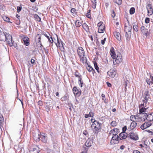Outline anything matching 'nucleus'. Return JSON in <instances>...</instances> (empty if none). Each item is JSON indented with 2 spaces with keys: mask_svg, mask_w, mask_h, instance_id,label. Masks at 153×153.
<instances>
[{
  "mask_svg": "<svg viewBox=\"0 0 153 153\" xmlns=\"http://www.w3.org/2000/svg\"><path fill=\"white\" fill-rule=\"evenodd\" d=\"M110 55L112 58L114 59L116 56L117 53L116 54L113 48L112 47L110 49Z\"/></svg>",
  "mask_w": 153,
  "mask_h": 153,
  "instance_id": "obj_24",
  "label": "nucleus"
},
{
  "mask_svg": "<svg viewBox=\"0 0 153 153\" xmlns=\"http://www.w3.org/2000/svg\"><path fill=\"white\" fill-rule=\"evenodd\" d=\"M69 98V97L68 95H65L64 96L62 97L61 98V100L62 101H66Z\"/></svg>",
  "mask_w": 153,
  "mask_h": 153,
  "instance_id": "obj_42",
  "label": "nucleus"
},
{
  "mask_svg": "<svg viewBox=\"0 0 153 153\" xmlns=\"http://www.w3.org/2000/svg\"><path fill=\"white\" fill-rule=\"evenodd\" d=\"M102 39L101 40V43L102 45H103L105 44L106 38L105 37L103 38V37H102Z\"/></svg>",
  "mask_w": 153,
  "mask_h": 153,
  "instance_id": "obj_49",
  "label": "nucleus"
},
{
  "mask_svg": "<svg viewBox=\"0 0 153 153\" xmlns=\"http://www.w3.org/2000/svg\"><path fill=\"white\" fill-rule=\"evenodd\" d=\"M85 66L87 70L89 72H92V74H93L95 73V71L94 69L92 67L89 65L88 63H87V64H86V65Z\"/></svg>",
  "mask_w": 153,
  "mask_h": 153,
  "instance_id": "obj_18",
  "label": "nucleus"
},
{
  "mask_svg": "<svg viewBox=\"0 0 153 153\" xmlns=\"http://www.w3.org/2000/svg\"><path fill=\"white\" fill-rule=\"evenodd\" d=\"M92 7L94 9L96 8V0H92Z\"/></svg>",
  "mask_w": 153,
  "mask_h": 153,
  "instance_id": "obj_44",
  "label": "nucleus"
},
{
  "mask_svg": "<svg viewBox=\"0 0 153 153\" xmlns=\"http://www.w3.org/2000/svg\"><path fill=\"white\" fill-rule=\"evenodd\" d=\"M150 19L149 18L146 17L145 19V22L146 23L148 24L150 22Z\"/></svg>",
  "mask_w": 153,
  "mask_h": 153,
  "instance_id": "obj_50",
  "label": "nucleus"
},
{
  "mask_svg": "<svg viewBox=\"0 0 153 153\" xmlns=\"http://www.w3.org/2000/svg\"><path fill=\"white\" fill-rule=\"evenodd\" d=\"M38 104L39 105H42L43 104V102L42 101L40 100L38 102Z\"/></svg>",
  "mask_w": 153,
  "mask_h": 153,
  "instance_id": "obj_55",
  "label": "nucleus"
},
{
  "mask_svg": "<svg viewBox=\"0 0 153 153\" xmlns=\"http://www.w3.org/2000/svg\"><path fill=\"white\" fill-rule=\"evenodd\" d=\"M128 136L131 139L134 140H136L139 139L137 134L134 132L130 133L128 134Z\"/></svg>",
  "mask_w": 153,
  "mask_h": 153,
  "instance_id": "obj_9",
  "label": "nucleus"
},
{
  "mask_svg": "<svg viewBox=\"0 0 153 153\" xmlns=\"http://www.w3.org/2000/svg\"><path fill=\"white\" fill-rule=\"evenodd\" d=\"M115 2L118 4H121L122 3V0H116Z\"/></svg>",
  "mask_w": 153,
  "mask_h": 153,
  "instance_id": "obj_54",
  "label": "nucleus"
},
{
  "mask_svg": "<svg viewBox=\"0 0 153 153\" xmlns=\"http://www.w3.org/2000/svg\"><path fill=\"white\" fill-rule=\"evenodd\" d=\"M119 139L118 136L117 135H114L112 138V140H115L116 141H118Z\"/></svg>",
  "mask_w": 153,
  "mask_h": 153,
  "instance_id": "obj_48",
  "label": "nucleus"
},
{
  "mask_svg": "<svg viewBox=\"0 0 153 153\" xmlns=\"http://www.w3.org/2000/svg\"><path fill=\"white\" fill-rule=\"evenodd\" d=\"M78 83L80 85V87H82V85L83 84V83L82 78H79Z\"/></svg>",
  "mask_w": 153,
  "mask_h": 153,
  "instance_id": "obj_47",
  "label": "nucleus"
},
{
  "mask_svg": "<svg viewBox=\"0 0 153 153\" xmlns=\"http://www.w3.org/2000/svg\"><path fill=\"white\" fill-rule=\"evenodd\" d=\"M73 91L75 96L76 97H79L81 95V91L80 90L78 89L76 86H74L73 88Z\"/></svg>",
  "mask_w": 153,
  "mask_h": 153,
  "instance_id": "obj_11",
  "label": "nucleus"
},
{
  "mask_svg": "<svg viewBox=\"0 0 153 153\" xmlns=\"http://www.w3.org/2000/svg\"><path fill=\"white\" fill-rule=\"evenodd\" d=\"M131 29V25L129 24L128 21L125 23L124 30L126 33V37L127 40H129L130 38Z\"/></svg>",
  "mask_w": 153,
  "mask_h": 153,
  "instance_id": "obj_2",
  "label": "nucleus"
},
{
  "mask_svg": "<svg viewBox=\"0 0 153 153\" xmlns=\"http://www.w3.org/2000/svg\"><path fill=\"white\" fill-rule=\"evenodd\" d=\"M135 12V9L134 7H131L129 10V13L131 15L134 14Z\"/></svg>",
  "mask_w": 153,
  "mask_h": 153,
  "instance_id": "obj_45",
  "label": "nucleus"
},
{
  "mask_svg": "<svg viewBox=\"0 0 153 153\" xmlns=\"http://www.w3.org/2000/svg\"><path fill=\"white\" fill-rule=\"evenodd\" d=\"M31 62L32 64H33L35 63V60L33 59H32L31 60Z\"/></svg>",
  "mask_w": 153,
  "mask_h": 153,
  "instance_id": "obj_63",
  "label": "nucleus"
},
{
  "mask_svg": "<svg viewBox=\"0 0 153 153\" xmlns=\"http://www.w3.org/2000/svg\"><path fill=\"white\" fill-rule=\"evenodd\" d=\"M146 131L152 135L153 134V129L146 130Z\"/></svg>",
  "mask_w": 153,
  "mask_h": 153,
  "instance_id": "obj_52",
  "label": "nucleus"
},
{
  "mask_svg": "<svg viewBox=\"0 0 153 153\" xmlns=\"http://www.w3.org/2000/svg\"><path fill=\"white\" fill-rule=\"evenodd\" d=\"M36 39L37 41V43L39 45V47H41L42 46V45L41 42V35L39 34H36Z\"/></svg>",
  "mask_w": 153,
  "mask_h": 153,
  "instance_id": "obj_19",
  "label": "nucleus"
},
{
  "mask_svg": "<svg viewBox=\"0 0 153 153\" xmlns=\"http://www.w3.org/2000/svg\"><path fill=\"white\" fill-rule=\"evenodd\" d=\"M107 74L111 78H114L116 74V72L115 71L112 70V71H109L107 73Z\"/></svg>",
  "mask_w": 153,
  "mask_h": 153,
  "instance_id": "obj_26",
  "label": "nucleus"
},
{
  "mask_svg": "<svg viewBox=\"0 0 153 153\" xmlns=\"http://www.w3.org/2000/svg\"><path fill=\"white\" fill-rule=\"evenodd\" d=\"M143 99L142 100V101L143 103L140 104L141 106H144V105H146L148 101L150 99V97H146L145 96H143Z\"/></svg>",
  "mask_w": 153,
  "mask_h": 153,
  "instance_id": "obj_20",
  "label": "nucleus"
},
{
  "mask_svg": "<svg viewBox=\"0 0 153 153\" xmlns=\"http://www.w3.org/2000/svg\"><path fill=\"white\" fill-rule=\"evenodd\" d=\"M89 114L90 115V116L91 117H93L94 115V113L92 111H90Z\"/></svg>",
  "mask_w": 153,
  "mask_h": 153,
  "instance_id": "obj_57",
  "label": "nucleus"
},
{
  "mask_svg": "<svg viewBox=\"0 0 153 153\" xmlns=\"http://www.w3.org/2000/svg\"><path fill=\"white\" fill-rule=\"evenodd\" d=\"M144 119L148 122H151L153 121V112L146 113H145L144 116Z\"/></svg>",
  "mask_w": 153,
  "mask_h": 153,
  "instance_id": "obj_5",
  "label": "nucleus"
},
{
  "mask_svg": "<svg viewBox=\"0 0 153 153\" xmlns=\"http://www.w3.org/2000/svg\"><path fill=\"white\" fill-rule=\"evenodd\" d=\"M133 29L136 32H137L138 30V26L135 23L133 24Z\"/></svg>",
  "mask_w": 153,
  "mask_h": 153,
  "instance_id": "obj_36",
  "label": "nucleus"
},
{
  "mask_svg": "<svg viewBox=\"0 0 153 153\" xmlns=\"http://www.w3.org/2000/svg\"><path fill=\"white\" fill-rule=\"evenodd\" d=\"M2 18L4 21L8 22H10V19L8 17L6 16H3Z\"/></svg>",
  "mask_w": 153,
  "mask_h": 153,
  "instance_id": "obj_43",
  "label": "nucleus"
},
{
  "mask_svg": "<svg viewBox=\"0 0 153 153\" xmlns=\"http://www.w3.org/2000/svg\"><path fill=\"white\" fill-rule=\"evenodd\" d=\"M107 86L109 87H111V84L109 82H106Z\"/></svg>",
  "mask_w": 153,
  "mask_h": 153,
  "instance_id": "obj_61",
  "label": "nucleus"
},
{
  "mask_svg": "<svg viewBox=\"0 0 153 153\" xmlns=\"http://www.w3.org/2000/svg\"><path fill=\"white\" fill-rule=\"evenodd\" d=\"M143 96H145L146 97H150V95L149 94V91L148 90L145 91L144 92V93L143 94Z\"/></svg>",
  "mask_w": 153,
  "mask_h": 153,
  "instance_id": "obj_41",
  "label": "nucleus"
},
{
  "mask_svg": "<svg viewBox=\"0 0 153 153\" xmlns=\"http://www.w3.org/2000/svg\"><path fill=\"white\" fill-rule=\"evenodd\" d=\"M152 124V123L150 122H145L140 126V128L142 130H143L149 127Z\"/></svg>",
  "mask_w": 153,
  "mask_h": 153,
  "instance_id": "obj_8",
  "label": "nucleus"
},
{
  "mask_svg": "<svg viewBox=\"0 0 153 153\" xmlns=\"http://www.w3.org/2000/svg\"><path fill=\"white\" fill-rule=\"evenodd\" d=\"M122 56L120 53H117L116 56L113 59V63L114 66H117L122 61Z\"/></svg>",
  "mask_w": 153,
  "mask_h": 153,
  "instance_id": "obj_3",
  "label": "nucleus"
},
{
  "mask_svg": "<svg viewBox=\"0 0 153 153\" xmlns=\"http://www.w3.org/2000/svg\"><path fill=\"white\" fill-rule=\"evenodd\" d=\"M49 36L47 34L45 33L44 34V35L48 39H49V38H51V36L50 35V34L48 33Z\"/></svg>",
  "mask_w": 153,
  "mask_h": 153,
  "instance_id": "obj_56",
  "label": "nucleus"
},
{
  "mask_svg": "<svg viewBox=\"0 0 153 153\" xmlns=\"http://www.w3.org/2000/svg\"><path fill=\"white\" fill-rule=\"evenodd\" d=\"M114 35L118 41H120L121 40L120 34L119 32L115 31L114 33Z\"/></svg>",
  "mask_w": 153,
  "mask_h": 153,
  "instance_id": "obj_27",
  "label": "nucleus"
},
{
  "mask_svg": "<svg viewBox=\"0 0 153 153\" xmlns=\"http://www.w3.org/2000/svg\"><path fill=\"white\" fill-rule=\"evenodd\" d=\"M110 125H111V126L114 127L116 126L118 124V122H117L116 121V120H114L112 121L111 123H110Z\"/></svg>",
  "mask_w": 153,
  "mask_h": 153,
  "instance_id": "obj_37",
  "label": "nucleus"
},
{
  "mask_svg": "<svg viewBox=\"0 0 153 153\" xmlns=\"http://www.w3.org/2000/svg\"><path fill=\"white\" fill-rule=\"evenodd\" d=\"M93 143V140L91 138H88L85 143V145L88 147H90Z\"/></svg>",
  "mask_w": 153,
  "mask_h": 153,
  "instance_id": "obj_21",
  "label": "nucleus"
},
{
  "mask_svg": "<svg viewBox=\"0 0 153 153\" xmlns=\"http://www.w3.org/2000/svg\"><path fill=\"white\" fill-rule=\"evenodd\" d=\"M83 28L86 31L88 32L89 30V27L86 23H84L82 25Z\"/></svg>",
  "mask_w": 153,
  "mask_h": 153,
  "instance_id": "obj_34",
  "label": "nucleus"
},
{
  "mask_svg": "<svg viewBox=\"0 0 153 153\" xmlns=\"http://www.w3.org/2000/svg\"><path fill=\"white\" fill-rule=\"evenodd\" d=\"M0 41H6L10 46H12L13 44L11 35L3 31H0Z\"/></svg>",
  "mask_w": 153,
  "mask_h": 153,
  "instance_id": "obj_1",
  "label": "nucleus"
},
{
  "mask_svg": "<svg viewBox=\"0 0 153 153\" xmlns=\"http://www.w3.org/2000/svg\"><path fill=\"white\" fill-rule=\"evenodd\" d=\"M127 136H128V134L126 133L122 132L119 134L118 137L120 140L125 139L126 138Z\"/></svg>",
  "mask_w": 153,
  "mask_h": 153,
  "instance_id": "obj_16",
  "label": "nucleus"
},
{
  "mask_svg": "<svg viewBox=\"0 0 153 153\" xmlns=\"http://www.w3.org/2000/svg\"><path fill=\"white\" fill-rule=\"evenodd\" d=\"M94 65L95 69L97 71L98 73H100V69L97 65V63L96 62H94Z\"/></svg>",
  "mask_w": 153,
  "mask_h": 153,
  "instance_id": "obj_38",
  "label": "nucleus"
},
{
  "mask_svg": "<svg viewBox=\"0 0 153 153\" xmlns=\"http://www.w3.org/2000/svg\"><path fill=\"white\" fill-rule=\"evenodd\" d=\"M150 78H147L146 79V81L149 85L151 84L152 85H153V76L151 75H150Z\"/></svg>",
  "mask_w": 153,
  "mask_h": 153,
  "instance_id": "obj_25",
  "label": "nucleus"
},
{
  "mask_svg": "<svg viewBox=\"0 0 153 153\" xmlns=\"http://www.w3.org/2000/svg\"><path fill=\"white\" fill-rule=\"evenodd\" d=\"M129 82V81H128V80H127L125 82V89H126V87L127 86V83H128V82Z\"/></svg>",
  "mask_w": 153,
  "mask_h": 153,
  "instance_id": "obj_62",
  "label": "nucleus"
},
{
  "mask_svg": "<svg viewBox=\"0 0 153 153\" xmlns=\"http://www.w3.org/2000/svg\"><path fill=\"white\" fill-rule=\"evenodd\" d=\"M130 119L132 121L137 122L141 119V118L137 115H131L130 117Z\"/></svg>",
  "mask_w": 153,
  "mask_h": 153,
  "instance_id": "obj_13",
  "label": "nucleus"
},
{
  "mask_svg": "<svg viewBox=\"0 0 153 153\" xmlns=\"http://www.w3.org/2000/svg\"><path fill=\"white\" fill-rule=\"evenodd\" d=\"M85 56H83L81 57H79L80 59V61L82 62L83 64H86L87 63V59L86 57Z\"/></svg>",
  "mask_w": 153,
  "mask_h": 153,
  "instance_id": "obj_29",
  "label": "nucleus"
},
{
  "mask_svg": "<svg viewBox=\"0 0 153 153\" xmlns=\"http://www.w3.org/2000/svg\"><path fill=\"white\" fill-rule=\"evenodd\" d=\"M119 132V129L117 128H114L110 131L109 134V135H117Z\"/></svg>",
  "mask_w": 153,
  "mask_h": 153,
  "instance_id": "obj_14",
  "label": "nucleus"
},
{
  "mask_svg": "<svg viewBox=\"0 0 153 153\" xmlns=\"http://www.w3.org/2000/svg\"><path fill=\"white\" fill-rule=\"evenodd\" d=\"M22 7H17V12L18 13H19L21 10Z\"/></svg>",
  "mask_w": 153,
  "mask_h": 153,
  "instance_id": "obj_60",
  "label": "nucleus"
},
{
  "mask_svg": "<svg viewBox=\"0 0 153 153\" xmlns=\"http://www.w3.org/2000/svg\"><path fill=\"white\" fill-rule=\"evenodd\" d=\"M91 10H88L87 12V13H86V15H85L87 17H88L89 18H90V19L91 18Z\"/></svg>",
  "mask_w": 153,
  "mask_h": 153,
  "instance_id": "obj_40",
  "label": "nucleus"
},
{
  "mask_svg": "<svg viewBox=\"0 0 153 153\" xmlns=\"http://www.w3.org/2000/svg\"><path fill=\"white\" fill-rule=\"evenodd\" d=\"M29 153H39V147L34 145L31 146L29 147Z\"/></svg>",
  "mask_w": 153,
  "mask_h": 153,
  "instance_id": "obj_4",
  "label": "nucleus"
},
{
  "mask_svg": "<svg viewBox=\"0 0 153 153\" xmlns=\"http://www.w3.org/2000/svg\"><path fill=\"white\" fill-rule=\"evenodd\" d=\"M127 129V126H124L122 128L123 132H126L125 131Z\"/></svg>",
  "mask_w": 153,
  "mask_h": 153,
  "instance_id": "obj_59",
  "label": "nucleus"
},
{
  "mask_svg": "<svg viewBox=\"0 0 153 153\" xmlns=\"http://www.w3.org/2000/svg\"><path fill=\"white\" fill-rule=\"evenodd\" d=\"M77 53L79 57L85 56L84 51L82 48L79 47L77 49Z\"/></svg>",
  "mask_w": 153,
  "mask_h": 153,
  "instance_id": "obj_12",
  "label": "nucleus"
},
{
  "mask_svg": "<svg viewBox=\"0 0 153 153\" xmlns=\"http://www.w3.org/2000/svg\"><path fill=\"white\" fill-rule=\"evenodd\" d=\"M133 153H141L139 151L137 150H134L133 151Z\"/></svg>",
  "mask_w": 153,
  "mask_h": 153,
  "instance_id": "obj_64",
  "label": "nucleus"
},
{
  "mask_svg": "<svg viewBox=\"0 0 153 153\" xmlns=\"http://www.w3.org/2000/svg\"><path fill=\"white\" fill-rule=\"evenodd\" d=\"M137 123L135 121H132L130 124L129 127L128 128V129H129V130H130L134 129L137 125Z\"/></svg>",
  "mask_w": 153,
  "mask_h": 153,
  "instance_id": "obj_23",
  "label": "nucleus"
},
{
  "mask_svg": "<svg viewBox=\"0 0 153 153\" xmlns=\"http://www.w3.org/2000/svg\"><path fill=\"white\" fill-rule=\"evenodd\" d=\"M40 138L42 142L44 143H46L48 139L47 135L45 133H43L42 134H41Z\"/></svg>",
  "mask_w": 153,
  "mask_h": 153,
  "instance_id": "obj_15",
  "label": "nucleus"
},
{
  "mask_svg": "<svg viewBox=\"0 0 153 153\" xmlns=\"http://www.w3.org/2000/svg\"><path fill=\"white\" fill-rule=\"evenodd\" d=\"M74 75L76 77H78V78H82L81 76V75L80 73L77 71H76L74 73Z\"/></svg>",
  "mask_w": 153,
  "mask_h": 153,
  "instance_id": "obj_46",
  "label": "nucleus"
},
{
  "mask_svg": "<svg viewBox=\"0 0 153 153\" xmlns=\"http://www.w3.org/2000/svg\"><path fill=\"white\" fill-rule=\"evenodd\" d=\"M57 47L59 48L63 47V45L62 42L61 41H59V39L56 42V44H55Z\"/></svg>",
  "mask_w": 153,
  "mask_h": 153,
  "instance_id": "obj_33",
  "label": "nucleus"
},
{
  "mask_svg": "<svg viewBox=\"0 0 153 153\" xmlns=\"http://www.w3.org/2000/svg\"><path fill=\"white\" fill-rule=\"evenodd\" d=\"M94 122L91 125L92 128L96 131L100 129L101 127L100 123L96 120H94Z\"/></svg>",
  "mask_w": 153,
  "mask_h": 153,
  "instance_id": "obj_7",
  "label": "nucleus"
},
{
  "mask_svg": "<svg viewBox=\"0 0 153 153\" xmlns=\"http://www.w3.org/2000/svg\"><path fill=\"white\" fill-rule=\"evenodd\" d=\"M101 96L102 97V100H103L104 101V102L105 103H106V98H105V96L104 94H102L101 95Z\"/></svg>",
  "mask_w": 153,
  "mask_h": 153,
  "instance_id": "obj_51",
  "label": "nucleus"
},
{
  "mask_svg": "<svg viewBox=\"0 0 153 153\" xmlns=\"http://www.w3.org/2000/svg\"><path fill=\"white\" fill-rule=\"evenodd\" d=\"M140 30L142 33L147 36L148 35V29H146L144 26H142L140 27Z\"/></svg>",
  "mask_w": 153,
  "mask_h": 153,
  "instance_id": "obj_17",
  "label": "nucleus"
},
{
  "mask_svg": "<svg viewBox=\"0 0 153 153\" xmlns=\"http://www.w3.org/2000/svg\"><path fill=\"white\" fill-rule=\"evenodd\" d=\"M24 44L26 46H28L30 44L29 39L28 37H25L23 38Z\"/></svg>",
  "mask_w": 153,
  "mask_h": 153,
  "instance_id": "obj_30",
  "label": "nucleus"
},
{
  "mask_svg": "<svg viewBox=\"0 0 153 153\" xmlns=\"http://www.w3.org/2000/svg\"><path fill=\"white\" fill-rule=\"evenodd\" d=\"M97 26L99 27L98 32L100 33L104 32L105 30V26L104 24L102 22H99L97 24Z\"/></svg>",
  "mask_w": 153,
  "mask_h": 153,
  "instance_id": "obj_6",
  "label": "nucleus"
},
{
  "mask_svg": "<svg viewBox=\"0 0 153 153\" xmlns=\"http://www.w3.org/2000/svg\"><path fill=\"white\" fill-rule=\"evenodd\" d=\"M4 121V117L2 114H0V128L2 129V128L3 127V124Z\"/></svg>",
  "mask_w": 153,
  "mask_h": 153,
  "instance_id": "obj_32",
  "label": "nucleus"
},
{
  "mask_svg": "<svg viewBox=\"0 0 153 153\" xmlns=\"http://www.w3.org/2000/svg\"><path fill=\"white\" fill-rule=\"evenodd\" d=\"M34 18L35 19L36 21L38 22H40L41 19L40 18L37 14H35L33 15Z\"/></svg>",
  "mask_w": 153,
  "mask_h": 153,
  "instance_id": "obj_39",
  "label": "nucleus"
},
{
  "mask_svg": "<svg viewBox=\"0 0 153 153\" xmlns=\"http://www.w3.org/2000/svg\"><path fill=\"white\" fill-rule=\"evenodd\" d=\"M75 24L77 27H79L82 25L81 21L78 20L76 21Z\"/></svg>",
  "mask_w": 153,
  "mask_h": 153,
  "instance_id": "obj_35",
  "label": "nucleus"
},
{
  "mask_svg": "<svg viewBox=\"0 0 153 153\" xmlns=\"http://www.w3.org/2000/svg\"><path fill=\"white\" fill-rule=\"evenodd\" d=\"M146 105H144L143 106H141L140 104L139 105V113L140 114L143 113L146 111L147 109V108H145L146 107Z\"/></svg>",
  "mask_w": 153,
  "mask_h": 153,
  "instance_id": "obj_22",
  "label": "nucleus"
},
{
  "mask_svg": "<svg viewBox=\"0 0 153 153\" xmlns=\"http://www.w3.org/2000/svg\"><path fill=\"white\" fill-rule=\"evenodd\" d=\"M76 11V10L74 8H72L71 10V12L72 13H74Z\"/></svg>",
  "mask_w": 153,
  "mask_h": 153,
  "instance_id": "obj_58",
  "label": "nucleus"
},
{
  "mask_svg": "<svg viewBox=\"0 0 153 153\" xmlns=\"http://www.w3.org/2000/svg\"><path fill=\"white\" fill-rule=\"evenodd\" d=\"M147 10L148 15L149 16H151L153 13V8L151 4H148L146 6Z\"/></svg>",
  "mask_w": 153,
  "mask_h": 153,
  "instance_id": "obj_10",
  "label": "nucleus"
},
{
  "mask_svg": "<svg viewBox=\"0 0 153 153\" xmlns=\"http://www.w3.org/2000/svg\"><path fill=\"white\" fill-rule=\"evenodd\" d=\"M115 13L114 12V10H111V16L113 17V18H114L115 17Z\"/></svg>",
  "mask_w": 153,
  "mask_h": 153,
  "instance_id": "obj_53",
  "label": "nucleus"
},
{
  "mask_svg": "<svg viewBox=\"0 0 153 153\" xmlns=\"http://www.w3.org/2000/svg\"><path fill=\"white\" fill-rule=\"evenodd\" d=\"M51 39H52V44L53 42H54L55 44H56V42L58 40V38L57 35L56 34L55 36H53V37L51 36Z\"/></svg>",
  "mask_w": 153,
  "mask_h": 153,
  "instance_id": "obj_31",
  "label": "nucleus"
},
{
  "mask_svg": "<svg viewBox=\"0 0 153 153\" xmlns=\"http://www.w3.org/2000/svg\"><path fill=\"white\" fill-rule=\"evenodd\" d=\"M40 134L41 133L38 134H35L33 136V139L36 142H39L40 140Z\"/></svg>",
  "mask_w": 153,
  "mask_h": 153,
  "instance_id": "obj_28",
  "label": "nucleus"
}]
</instances>
